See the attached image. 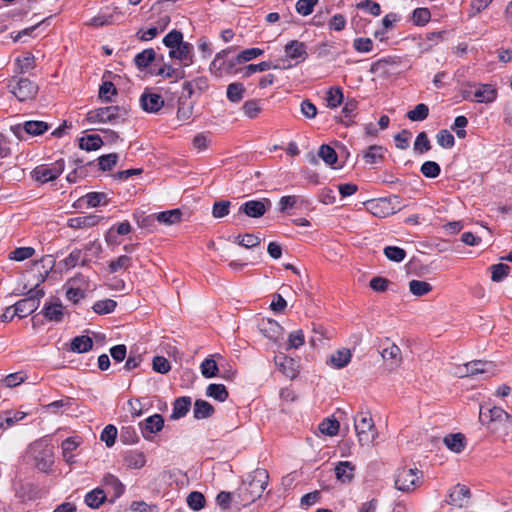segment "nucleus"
<instances>
[{
  "label": "nucleus",
  "instance_id": "obj_26",
  "mask_svg": "<svg viewBox=\"0 0 512 512\" xmlns=\"http://www.w3.org/2000/svg\"><path fill=\"white\" fill-rule=\"evenodd\" d=\"M107 500V493L102 487H97L85 495V503L93 509L99 508Z\"/></svg>",
  "mask_w": 512,
  "mask_h": 512
},
{
  "label": "nucleus",
  "instance_id": "obj_40",
  "mask_svg": "<svg viewBox=\"0 0 512 512\" xmlns=\"http://www.w3.org/2000/svg\"><path fill=\"white\" fill-rule=\"evenodd\" d=\"M206 395L217 401L224 402L228 398L229 393L225 385L212 383L207 386Z\"/></svg>",
  "mask_w": 512,
  "mask_h": 512
},
{
  "label": "nucleus",
  "instance_id": "obj_9",
  "mask_svg": "<svg viewBox=\"0 0 512 512\" xmlns=\"http://www.w3.org/2000/svg\"><path fill=\"white\" fill-rule=\"evenodd\" d=\"M419 473H421L418 469H406L402 468L397 471L395 477V487L396 489L403 492H410L415 490V488L420 483Z\"/></svg>",
  "mask_w": 512,
  "mask_h": 512
},
{
  "label": "nucleus",
  "instance_id": "obj_57",
  "mask_svg": "<svg viewBox=\"0 0 512 512\" xmlns=\"http://www.w3.org/2000/svg\"><path fill=\"white\" fill-rule=\"evenodd\" d=\"M235 500H237L236 492H226L221 491L216 497V503L223 510H227L231 507L232 502L235 504Z\"/></svg>",
  "mask_w": 512,
  "mask_h": 512
},
{
  "label": "nucleus",
  "instance_id": "obj_7",
  "mask_svg": "<svg viewBox=\"0 0 512 512\" xmlns=\"http://www.w3.org/2000/svg\"><path fill=\"white\" fill-rule=\"evenodd\" d=\"M65 163L63 159L56 160L50 164H42L35 167L32 171V178L40 183H47L57 179L64 171Z\"/></svg>",
  "mask_w": 512,
  "mask_h": 512
},
{
  "label": "nucleus",
  "instance_id": "obj_12",
  "mask_svg": "<svg viewBox=\"0 0 512 512\" xmlns=\"http://www.w3.org/2000/svg\"><path fill=\"white\" fill-rule=\"evenodd\" d=\"M285 60H294L295 64L304 62L308 57L307 46L299 40H291L284 46Z\"/></svg>",
  "mask_w": 512,
  "mask_h": 512
},
{
  "label": "nucleus",
  "instance_id": "obj_64",
  "mask_svg": "<svg viewBox=\"0 0 512 512\" xmlns=\"http://www.w3.org/2000/svg\"><path fill=\"white\" fill-rule=\"evenodd\" d=\"M510 271V267L506 264H496L491 266V279L494 282L502 281Z\"/></svg>",
  "mask_w": 512,
  "mask_h": 512
},
{
  "label": "nucleus",
  "instance_id": "obj_50",
  "mask_svg": "<svg viewBox=\"0 0 512 512\" xmlns=\"http://www.w3.org/2000/svg\"><path fill=\"white\" fill-rule=\"evenodd\" d=\"M184 43L183 41V34L181 31L178 30H172L170 31L164 38H163V44L168 47L170 50L176 48L177 46Z\"/></svg>",
  "mask_w": 512,
  "mask_h": 512
},
{
  "label": "nucleus",
  "instance_id": "obj_16",
  "mask_svg": "<svg viewBox=\"0 0 512 512\" xmlns=\"http://www.w3.org/2000/svg\"><path fill=\"white\" fill-rule=\"evenodd\" d=\"M470 499V490L465 485L457 484L448 495L447 502L457 507L467 506Z\"/></svg>",
  "mask_w": 512,
  "mask_h": 512
},
{
  "label": "nucleus",
  "instance_id": "obj_58",
  "mask_svg": "<svg viewBox=\"0 0 512 512\" xmlns=\"http://www.w3.org/2000/svg\"><path fill=\"white\" fill-rule=\"evenodd\" d=\"M420 171L426 178H436L439 176L441 168L434 161H426L421 165Z\"/></svg>",
  "mask_w": 512,
  "mask_h": 512
},
{
  "label": "nucleus",
  "instance_id": "obj_19",
  "mask_svg": "<svg viewBox=\"0 0 512 512\" xmlns=\"http://www.w3.org/2000/svg\"><path fill=\"white\" fill-rule=\"evenodd\" d=\"M102 488L106 491L107 495L112 494V499L119 498L125 490L121 481L112 474H106L102 479Z\"/></svg>",
  "mask_w": 512,
  "mask_h": 512
},
{
  "label": "nucleus",
  "instance_id": "obj_31",
  "mask_svg": "<svg viewBox=\"0 0 512 512\" xmlns=\"http://www.w3.org/2000/svg\"><path fill=\"white\" fill-rule=\"evenodd\" d=\"M385 149L382 146L371 145L363 152L366 164L373 165L381 162L384 158Z\"/></svg>",
  "mask_w": 512,
  "mask_h": 512
},
{
  "label": "nucleus",
  "instance_id": "obj_32",
  "mask_svg": "<svg viewBox=\"0 0 512 512\" xmlns=\"http://www.w3.org/2000/svg\"><path fill=\"white\" fill-rule=\"evenodd\" d=\"M93 347V340L86 335L76 336L70 343V350L75 353H85Z\"/></svg>",
  "mask_w": 512,
  "mask_h": 512
},
{
  "label": "nucleus",
  "instance_id": "obj_11",
  "mask_svg": "<svg viewBox=\"0 0 512 512\" xmlns=\"http://www.w3.org/2000/svg\"><path fill=\"white\" fill-rule=\"evenodd\" d=\"M48 129L49 125L44 121H26L23 125L11 127V130L19 139H24V133L31 136H39Z\"/></svg>",
  "mask_w": 512,
  "mask_h": 512
},
{
  "label": "nucleus",
  "instance_id": "obj_54",
  "mask_svg": "<svg viewBox=\"0 0 512 512\" xmlns=\"http://www.w3.org/2000/svg\"><path fill=\"white\" fill-rule=\"evenodd\" d=\"M116 302L112 299L99 300L94 303L93 311L97 314H109L116 308Z\"/></svg>",
  "mask_w": 512,
  "mask_h": 512
},
{
  "label": "nucleus",
  "instance_id": "obj_59",
  "mask_svg": "<svg viewBox=\"0 0 512 512\" xmlns=\"http://www.w3.org/2000/svg\"><path fill=\"white\" fill-rule=\"evenodd\" d=\"M431 13L428 8H416L412 14V21L417 26H423L429 22Z\"/></svg>",
  "mask_w": 512,
  "mask_h": 512
},
{
  "label": "nucleus",
  "instance_id": "obj_63",
  "mask_svg": "<svg viewBox=\"0 0 512 512\" xmlns=\"http://www.w3.org/2000/svg\"><path fill=\"white\" fill-rule=\"evenodd\" d=\"M431 149V144L425 132H420L414 142V150L420 154L425 153Z\"/></svg>",
  "mask_w": 512,
  "mask_h": 512
},
{
  "label": "nucleus",
  "instance_id": "obj_27",
  "mask_svg": "<svg viewBox=\"0 0 512 512\" xmlns=\"http://www.w3.org/2000/svg\"><path fill=\"white\" fill-rule=\"evenodd\" d=\"M275 363L286 377L290 379L296 377V362L292 358L286 356H278L275 358Z\"/></svg>",
  "mask_w": 512,
  "mask_h": 512
},
{
  "label": "nucleus",
  "instance_id": "obj_38",
  "mask_svg": "<svg viewBox=\"0 0 512 512\" xmlns=\"http://www.w3.org/2000/svg\"><path fill=\"white\" fill-rule=\"evenodd\" d=\"M182 211L180 209H172L156 214V220L165 225H173L181 222Z\"/></svg>",
  "mask_w": 512,
  "mask_h": 512
},
{
  "label": "nucleus",
  "instance_id": "obj_6",
  "mask_svg": "<svg viewBox=\"0 0 512 512\" xmlns=\"http://www.w3.org/2000/svg\"><path fill=\"white\" fill-rule=\"evenodd\" d=\"M8 88L21 102L34 99L38 93V86L27 78L13 77Z\"/></svg>",
  "mask_w": 512,
  "mask_h": 512
},
{
  "label": "nucleus",
  "instance_id": "obj_39",
  "mask_svg": "<svg viewBox=\"0 0 512 512\" xmlns=\"http://www.w3.org/2000/svg\"><path fill=\"white\" fill-rule=\"evenodd\" d=\"M245 87L240 82H234L227 86L226 96L232 103H239L245 94Z\"/></svg>",
  "mask_w": 512,
  "mask_h": 512
},
{
  "label": "nucleus",
  "instance_id": "obj_53",
  "mask_svg": "<svg viewBox=\"0 0 512 512\" xmlns=\"http://www.w3.org/2000/svg\"><path fill=\"white\" fill-rule=\"evenodd\" d=\"M83 199L86 201V204L89 206V207H97L101 204H107L108 203V199H107V195L103 192H90V193H87Z\"/></svg>",
  "mask_w": 512,
  "mask_h": 512
},
{
  "label": "nucleus",
  "instance_id": "obj_41",
  "mask_svg": "<svg viewBox=\"0 0 512 512\" xmlns=\"http://www.w3.org/2000/svg\"><path fill=\"white\" fill-rule=\"evenodd\" d=\"M155 57L154 49L148 48L138 53L134 58V62L139 69H145L155 60Z\"/></svg>",
  "mask_w": 512,
  "mask_h": 512
},
{
  "label": "nucleus",
  "instance_id": "obj_45",
  "mask_svg": "<svg viewBox=\"0 0 512 512\" xmlns=\"http://www.w3.org/2000/svg\"><path fill=\"white\" fill-rule=\"evenodd\" d=\"M280 66L278 64H273L271 61H263L258 64H249L245 67L244 77H250L252 74L256 72H264L269 69H279Z\"/></svg>",
  "mask_w": 512,
  "mask_h": 512
},
{
  "label": "nucleus",
  "instance_id": "obj_28",
  "mask_svg": "<svg viewBox=\"0 0 512 512\" xmlns=\"http://www.w3.org/2000/svg\"><path fill=\"white\" fill-rule=\"evenodd\" d=\"M80 445V441L77 437H68L61 443L62 456L68 464L75 462L73 451Z\"/></svg>",
  "mask_w": 512,
  "mask_h": 512
},
{
  "label": "nucleus",
  "instance_id": "obj_5",
  "mask_svg": "<svg viewBox=\"0 0 512 512\" xmlns=\"http://www.w3.org/2000/svg\"><path fill=\"white\" fill-rule=\"evenodd\" d=\"M28 454L34 461L35 466L42 472H47L54 464V455L52 447L43 444L42 442H35L30 445Z\"/></svg>",
  "mask_w": 512,
  "mask_h": 512
},
{
  "label": "nucleus",
  "instance_id": "obj_51",
  "mask_svg": "<svg viewBox=\"0 0 512 512\" xmlns=\"http://www.w3.org/2000/svg\"><path fill=\"white\" fill-rule=\"evenodd\" d=\"M125 462L130 468L140 469L145 465L146 458L142 452H130L126 455Z\"/></svg>",
  "mask_w": 512,
  "mask_h": 512
},
{
  "label": "nucleus",
  "instance_id": "obj_8",
  "mask_svg": "<svg viewBox=\"0 0 512 512\" xmlns=\"http://www.w3.org/2000/svg\"><path fill=\"white\" fill-rule=\"evenodd\" d=\"M233 51L232 48H227L215 55L214 60L210 65V71L216 77H222L226 74H232L235 70L237 59H227V55Z\"/></svg>",
  "mask_w": 512,
  "mask_h": 512
},
{
  "label": "nucleus",
  "instance_id": "obj_29",
  "mask_svg": "<svg viewBox=\"0 0 512 512\" xmlns=\"http://www.w3.org/2000/svg\"><path fill=\"white\" fill-rule=\"evenodd\" d=\"M493 363L482 360H475L465 364V374H471V376L489 373L493 370Z\"/></svg>",
  "mask_w": 512,
  "mask_h": 512
},
{
  "label": "nucleus",
  "instance_id": "obj_23",
  "mask_svg": "<svg viewBox=\"0 0 512 512\" xmlns=\"http://www.w3.org/2000/svg\"><path fill=\"white\" fill-rule=\"evenodd\" d=\"M191 398L188 396H182L175 399L173 403L172 413L170 418L172 420H178L183 418L190 410Z\"/></svg>",
  "mask_w": 512,
  "mask_h": 512
},
{
  "label": "nucleus",
  "instance_id": "obj_20",
  "mask_svg": "<svg viewBox=\"0 0 512 512\" xmlns=\"http://www.w3.org/2000/svg\"><path fill=\"white\" fill-rule=\"evenodd\" d=\"M260 332L268 339L276 342L282 335L283 328L273 319H264L259 324Z\"/></svg>",
  "mask_w": 512,
  "mask_h": 512
},
{
  "label": "nucleus",
  "instance_id": "obj_60",
  "mask_svg": "<svg viewBox=\"0 0 512 512\" xmlns=\"http://www.w3.org/2000/svg\"><path fill=\"white\" fill-rule=\"evenodd\" d=\"M187 504L195 511L201 510L205 506V497L200 492H191L187 497Z\"/></svg>",
  "mask_w": 512,
  "mask_h": 512
},
{
  "label": "nucleus",
  "instance_id": "obj_47",
  "mask_svg": "<svg viewBox=\"0 0 512 512\" xmlns=\"http://www.w3.org/2000/svg\"><path fill=\"white\" fill-rule=\"evenodd\" d=\"M318 156L329 166L334 165L338 160L336 151L326 144L320 146Z\"/></svg>",
  "mask_w": 512,
  "mask_h": 512
},
{
  "label": "nucleus",
  "instance_id": "obj_15",
  "mask_svg": "<svg viewBox=\"0 0 512 512\" xmlns=\"http://www.w3.org/2000/svg\"><path fill=\"white\" fill-rule=\"evenodd\" d=\"M141 108L149 113H157L164 106V99L158 93L145 91L140 97Z\"/></svg>",
  "mask_w": 512,
  "mask_h": 512
},
{
  "label": "nucleus",
  "instance_id": "obj_18",
  "mask_svg": "<svg viewBox=\"0 0 512 512\" xmlns=\"http://www.w3.org/2000/svg\"><path fill=\"white\" fill-rule=\"evenodd\" d=\"M169 56L179 60L184 67L190 66L193 63V46L188 42H184L170 50Z\"/></svg>",
  "mask_w": 512,
  "mask_h": 512
},
{
  "label": "nucleus",
  "instance_id": "obj_13",
  "mask_svg": "<svg viewBox=\"0 0 512 512\" xmlns=\"http://www.w3.org/2000/svg\"><path fill=\"white\" fill-rule=\"evenodd\" d=\"M271 206L269 199L264 198L262 200H250L243 203L239 211L252 218H259L263 216L267 209Z\"/></svg>",
  "mask_w": 512,
  "mask_h": 512
},
{
  "label": "nucleus",
  "instance_id": "obj_3",
  "mask_svg": "<svg viewBox=\"0 0 512 512\" xmlns=\"http://www.w3.org/2000/svg\"><path fill=\"white\" fill-rule=\"evenodd\" d=\"M354 427L361 446L373 444L377 432L369 412H360L354 418Z\"/></svg>",
  "mask_w": 512,
  "mask_h": 512
},
{
  "label": "nucleus",
  "instance_id": "obj_22",
  "mask_svg": "<svg viewBox=\"0 0 512 512\" xmlns=\"http://www.w3.org/2000/svg\"><path fill=\"white\" fill-rule=\"evenodd\" d=\"M358 102L355 99H348L342 108L341 115L337 117L338 121L345 126H351L355 123L354 118L357 115Z\"/></svg>",
  "mask_w": 512,
  "mask_h": 512
},
{
  "label": "nucleus",
  "instance_id": "obj_52",
  "mask_svg": "<svg viewBox=\"0 0 512 512\" xmlns=\"http://www.w3.org/2000/svg\"><path fill=\"white\" fill-rule=\"evenodd\" d=\"M242 110H243L245 116H247L250 119H254L262 111V108H261V105H260V101L259 100H255V99L248 100V101H246L243 104Z\"/></svg>",
  "mask_w": 512,
  "mask_h": 512
},
{
  "label": "nucleus",
  "instance_id": "obj_48",
  "mask_svg": "<svg viewBox=\"0 0 512 512\" xmlns=\"http://www.w3.org/2000/svg\"><path fill=\"white\" fill-rule=\"evenodd\" d=\"M131 257L121 255L117 259L110 261L108 270L110 273H116L120 270H127L131 266Z\"/></svg>",
  "mask_w": 512,
  "mask_h": 512
},
{
  "label": "nucleus",
  "instance_id": "obj_56",
  "mask_svg": "<svg viewBox=\"0 0 512 512\" xmlns=\"http://www.w3.org/2000/svg\"><path fill=\"white\" fill-rule=\"evenodd\" d=\"M34 253L35 249L32 247H19L10 252L9 259L20 262L32 257Z\"/></svg>",
  "mask_w": 512,
  "mask_h": 512
},
{
  "label": "nucleus",
  "instance_id": "obj_36",
  "mask_svg": "<svg viewBox=\"0 0 512 512\" xmlns=\"http://www.w3.org/2000/svg\"><path fill=\"white\" fill-rule=\"evenodd\" d=\"M42 313L49 321L60 322L63 318V306L61 303H45Z\"/></svg>",
  "mask_w": 512,
  "mask_h": 512
},
{
  "label": "nucleus",
  "instance_id": "obj_1",
  "mask_svg": "<svg viewBox=\"0 0 512 512\" xmlns=\"http://www.w3.org/2000/svg\"><path fill=\"white\" fill-rule=\"evenodd\" d=\"M269 482L266 469L257 468L249 473L236 490L235 506L238 510L247 507L259 499Z\"/></svg>",
  "mask_w": 512,
  "mask_h": 512
},
{
  "label": "nucleus",
  "instance_id": "obj_25",
  "mask_svg": "<svg viewBox=\"0 0 512 512\" xmlns=\"http://www.w3.org/2000/svg\"><path fill=\"white\" fill-rule=\"evenodd\" d=\"M88 262L89 260L83 256L82 250L75 248L59 264L63 265L66 270H70L76 267L78 264H80L81 266H86Z\"/></svg>",
  "mask_w": 512,
  "mask_h": 512
},
{
  "label": "nucleus",
  "instance_id": "obj_42",
  "mask_svg": "<svg viewBox=\"0 0 512 512\" xmlns=\"http://www.w3.org/2000/svg\"><path fill=\"white\" fill-rule=\"evenodd\" d=\"M103 144L101 137L97 134H91L79 139V147L86 151L99 149Z\"/></svg>",
  "mask_w": 512,
  "mask_h": 512
},
{
  "label": "nucleus",
  "instance_id": "obj_24",
  "mask_svg": "<svg viewBox=\"0 0 512 512\" xmlns=\"http://www.w3.org/2000/svg\"><path fill=\"white\" fill-rule=\"evenodd\" d=\"M355 466L349 461H341L335 467L336 478L342 483H350L354 478Z\"/></svg>",
  "mask_w": 512,
  "mask_h": 512
},
{
  "label": "nucleus",
  "instance_id": "obj_55",
  "mask_svg": "<svg viewBox=\"0 0 512 512\" xmlns=\"http://www.w3.org/2000/svg\"><path fill=\"white\" fill-rule=\"evenodd\" d=\"M322 434L335 436L339 431V422L336 419H325L319 424Z\"/></svg>",
  "mask_w": 512,
  "mask_h": 512
},
{
  "label": "nucleus",
  "instance_id": "obj_43",
  "mask_svg": "<svg viewBox=\"0 0 512 512\" xmlns=\"http://www.w3.org/2000/svg\"><path fill=\"white\" fill-rule=\"evenodd\" d=\"M432 289V285L426 281L414 279L409 282V291L417 297L427 295Z\"/></svg>",
  "mask_w": 512,
  "mask_h": 512
},
{
  "label": "nucleus",
  "instance_id": "obj_17",
  "mask_svg": "<svg viewBox=\"0 0 512 512\" xmlns=\"http://www.w3.org/2000/svg\"><path fill=\"white\" fill-rule=\"evenodd\" d=\"M473 96L477 103H492L497 98V89L491 84H475Z\"/></svg>",
  "mask_w": 512,
  "mask_h": 512
},
{
  "label": "nucleus",
  "instance_id": "obj_46",
  "mask_svg": "<svg viewBox=\"0 0 512 512\" xmlns=\"http://www.w3.org/2000/svg\"><path fill=\"white\" fill-rule=\"evenodd\" d=\"M381 356L386 361L391 360L394 366H397L401 363V350L395 344H391L390 346L384 348L381 352Z\"/></svg>",
  "mask_w": 512,
  "mask_h": 512
},
{
  "label": "nucleus",
  "instance_id": "obj_33",
  "mask_svg": "<svg viewBox=\"0 0 512 512\" xmlns=\"http://www.w3.org/2000/svg\"><path fill=\"white\" fill-rule=\"evenodd\" d=\"M214 414V407L207 401L198 399L194 403L193 415L195 419H206Z\"/></svg>",
  "mask_w": 512,
  "mask_h": 512
},
{
  "label": "nucleus",
  "instance_id": "obj_37",
  "mask_svg": "<svg viewBox=\"0 0 512 512\" xmlns=\"http://www.w3.org/2000/svg\"><path fill=\"white\" fill-rule=\"evenodd\" d=\"M351 357L352 355L349 349H339L331 355L330 363L333 367L341 369L348 365Z\"/></svg>",
  "mask_w": 512,
  "mask_h": 512
},
{
  "label": "nucleus",
  "instance_id": "obj_34",
  "mask_svg": "<svg viewBox=\"0 0 512 512\" xmlns=\"http://www.w3.org/2000/svg\"><path fill=\"white\" fill-rule=\"evenodd\" d=\"M213 357L222 358L220 354H215L206 358L200 365V370L205 378L216 377L219 373V367Z\"/></svg>",
  "mask_w": 512,
  "mask_h": 512
},
{
  "label": "nucleus",
  "instance_id": "obj_44",
  "mask_svg": "<svg viewBox=\"0 0 512 512\" xmlns=\"http://www.w3.org/2000/svg\"><path fill=\"white\" fill-rule=\"evenodd\" d=\"M343 99V91L340 87H331L326 93V101L329 108H336L340 106Z\"/></svg>",
  "mask_w": 512,
  "mask_h": 512
},
{
  "label": "nucleus",
  "instance_id": "obj_4",
  "mask_svg": "<svg viewBox=\"0 0 512 512\" xmlns=\"http://www.w3.org/2000/svg\"><path fill=\"white\" fill-rule=\"evenodd\" d=\"M44 295V290L39 287V283L36 284L27 292L23 299L14 304V314H17L20 318L32 314L38 309Z\"/></svg>",
  "mask_w": 512,
  "mask_h": 512
},
{
  "label": "nucleus",
  "instance_id": "obj_62",
  "mask_svg": "<svg viewBox=\"0 0 512 512\" xmlns=\"http://www.w3.org/2000/svg\"><path fill=\"white\" fill-rule=\"evenodd\" d=\"M318 0H298L295 5L297 13L302 16H308L313 12Z\"/></svg>",
  "mask_w": 512,
  "mask_h": 512
},
{
  "label": "nucleus",
  "instance_id": "obj_14",
  "mask_svg": "<svg viewBox=\"0 0 512 512\" xmlns=\"http://www.w3.org/2000/svg\"><path fill=\"white\" fill-rule=\"evenodd\" d=\"M139 427L143 437L146 440H151L152 435L160 432L164 427V419L160 414L149 416L144 421L139 423Z\"/></svg>",
  "mask_w": 512,
  "mask_h": 512
},
{
  "label": "nucleus",
  "instance_id": "obj_2",
  "mask_svg": "<svg viewBox=\"0 0 512 512\" xmlns=\"http://www.w3.org/2000/svg\"><path fill=\"white\" fill-rule=\"evenodd\" d=\"M129 110L124 106H107L90 110L86 119L89 123H111L117 125L127 120Z\"/></svg>",
  "mask_w": 512,
  "mask_h": 512
},
{
  "label": "nucleus",
  "instance_id": "obj_30",
  "mask_svg": "<svg viewBox=\"0 0 512 512\" xmlns=\"http://www.w3.org/2000/svg\"><path fill=\"white\" fill-rule=\"evenodd\" d=\"M26 416L22 411H4L0 413V428H9L23 420Z\"/></svg>",
  "mask_w": 512,
  "mask_h": 512
},
{
  "label": "nucleus",
  "instance_id": "obj_61",
  "mask_svg": "<svg viewBox=\"0 0 512 512\" xmlns=\"http://www.w3.org/2000/svg\"><path fill=\"white\" fill-rule=\"evenodd\" d=\"M384 254L389 260L394 262H401L406 257L405 250L397 246L385 247Z\"/></svg>",
  "mask_w": 512,
  "mask_h": 512
},
{
  "label": "nucleus",
  "instance_id": "obj_21",
  "mask_svg": "<svg viewBox=\"0 0 512 512\" xmlns=\"http://www.w3.org/2000/svg\"><path fill=\"white\" fill-rule=\"evenodd\" d=\"M102 219L103 217L94 214L83 215L68 219L67 225L73 229H86L98 225Z\"/></svg>",
  "mask_w": 512,
  "mask_h": 512
},
{
  "label": "nucleus",
  "instance_id": "obj_49",
  "mask_svg": "<svg viewBox=\"0 0 512 512\" xmlns=\"http://www.w3.org/2000/svg\"><path fill=\"white\" fill-rule=\"evenodd\" d=\"M429 115V108L426 104H417L414 109L408 111L407 118L411 121H423Z\"/></svg>",
  "mask_w": 512,
  "mask_h": 512
},
{
  "label": "nucleus",
  "instance_id": "obj_10",
  "mask_svg": "<svg viewBox=\"0 0 512 512\" xmlns=\"http://www.w3.org/2000/svg\"><path fill=\"white\" fill-rule=\"evenodd\" d=\"M479 421L481 424L490 427L495 422H512V416L500 407L480 406Z\"/></svg>",
  "mask_w": 512,
  "mask_h": 512
},
{
  "label": "nucleus",
  "instance_id": "obj_35",
  "mask_svg": "<svg viewBox=\"0 0 512 512\" xmlns=\"http://www.w3.org/2000/svg\"><path fill=\"white\" fill-rule=\"evenodd\" d=\"M447 448L455 453H460L465 448V437L461 433L449 434L443 439Z\"/></svg>",
  "mask_w": 512,
  "mask_h": 512
}]
</instances>
